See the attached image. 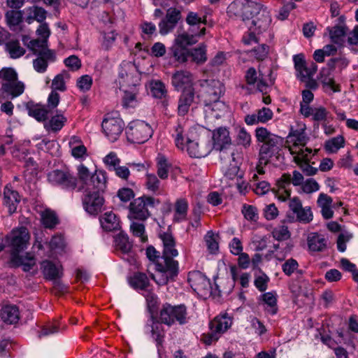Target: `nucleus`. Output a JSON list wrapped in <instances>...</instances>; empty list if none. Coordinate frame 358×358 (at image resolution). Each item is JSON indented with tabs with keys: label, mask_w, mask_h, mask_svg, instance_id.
<instances>
[{
	"label": "nucleus",
	"mask_w": 358,
	"mask_h": 358,
	"mask_svg": "<svg viewBox=\"0 0 358 358\" xmlns=\"http://www.w3.org/2000/svg\"><path fill=\"white\" fill-rule=\"evenodd\" d=\"M262 4L259 3H257L250 0H245L243 2V16H241V19L243 21L248 20V22L250 21V18L255 15L254 14L257 13L259 9L262 8Z\"/></svg>",
	"instance_id": "obj_51"
},
{
	"label": "nucleus",
	"mask_w": 358,
	"mask_h": 358,
	"mask_svg": "<svg viewBox=\"0 0 358 358\" xmlns=\"http://www.w3.org/2000/svg\"><path fill=\"white\" fill-rule=\"evenodd\" d=\"M241 213L245 219L250 222H257L259 219L258 210L255 206L247 203L243 204Z\"/></svg>",
	"instance_id": "obj_59"
},
{
	"label": "nucleus",
	"mask_w": 358,
	"mask_h": 358,
	"mask_svg": "<svg viewBox=\"0 0 358 358\" xmlns=\"http://www.w3.org/2000/svg\"><path fill=\"white\" fill-rule=\"evenodd\" d=\"M187 281L192 289L198 295L206 296L211 293L210 280L201 271H192L189 272Z\"/></svg>",
	"instance_id": "obj_14"
},
{
	"label": "nucleus",
	"mask_w": 358,
	"mask_h": 358,
	"mask_svg": "<svg viewBox=\"0 0 358 358\" xmlns=\"http://www.w3.org/2000/svg\"><path fill=\"white\" fill-rule=\"evenodd\" d=\"M10 264L14 267H22L24 272H29L36 265V260L34 255L27 252L25 255H20V253L10 257Z\"/></svg>",
	"instance_id": "obj_24"
},
{
	"label": "nucleus",
	"mask_w": 358,
	"mask_h": 358,
	"mask_svg": "<svg viewBox=\"0 0 358 358\" xmlns=\"http://www.w3.org/2000/svg\"><path fill=\"white\" fill-rule=\"evenodd\" d=\"M269 141L263 143L259 150V161L261 164L267 165L270 159L279 151V145L282 142L280 137H272Z\"/></svg>",
	"instance_id": "obj_19"
},
{
	"label": "nucleus",
	"mask_w": 358,
	"mask_h": 358,
	"mask_svg": "<svg viewBox=\"0 0 358 358\" xmlns=\"http://www.w3.org/2000/svg\"><path fill=\"white\" fill-rule=\"evenodd\" d=\"M194 75L187 70L175 71L171 76V84L177 91L194 88Z\"/></svg>",
	"instance_id": "obj_16"
},
{
	"label": "nucleus",
	"mask_w": 358,
	"mask_h": 358,
	"mask_svg": "<svg viewBox=\"0 0 358 358\" xmlns=\"http://www.w3.org/2000/svg\"><path fill=\"white\" fill-rule=\"evenodd\" d=\"M184 127L180 123H178L174 127V131L172 134L175 139L176 145L182 150H183L186 146V136L194 135L192 132L188 134H184Z\"/></svg>",
	"instance_id": "obj_49"
},
{
	"label": "nucleus",
	"mask_w": 358,
	"mask_h": 358,
	"mask_svg": "<svg viewBox=\"0 0 358 358\" xmlns=\"http://www.w3.org/2000/svg\"><path fill=\"white\" fill-rule=\"evenodd\" d=\"M4 50L9 57L13 59L20 58L26 53V50L17 39H11L5 43Z\"/></svg>",
	"instance_id": "obj_38"
},
{
	"label": "nucleus",
	"mask_w": 358,
	"mask_h": 358,
	"mask_svg": "<svg viewBox=\"0 0 358 358\" xmlns=\"http://www.w3.org/2000/svg\"><path fill=\"white\" fill-rule=\"evenodd\" d=\"M213 140L214 148L220 152H224L231 144L229 131L226 127H219L213 131Z\"/></svg>",
	"instance_id": "obj_22"
},
{
	"label": "nucleus",
	"mask_w": 358,
	"mask_h": 358,
	"mask_svg": "<svg viewBox=\"0 0 358 358\" xmlns=\"http://www.w3.org/2000/svg\"><path fill=\"white\" fill-rule=\"evenodd\" d=\"M327 30L329 32V37L332 43L338 47H343L345 43V36L348 31L345 24H338L334 27H328Z\"/></svg>",
	"instance_id": "obj_28"
},
{
	"label": "nucleus",
	"mask_w": 358,
	"mask_h": 358,
	"mask_svg": "<svg viewBox=\"0 0 358 358\" xmlns=\"http://www.w3.org/2000/svg\"><path fill=\"white\" fill-rule=\"evenodd\" d=\"M227 106L224 101L217 99L210 103L204 104V112L208 117L220 118L226 111Z\"/></svg>",
	"instance_id": "obj_32"
},
{
	"label": "nucleus",
	"mask_w": 358,
	"mask_h": 358,
	"mask_svg": "<svg viewBox=\"0 0 358 358\" xmlns=\"http://www.w3.org/2000/svg\"><path fill=\"white\" fill-rule=\"evenodd\" d=\"M72 156L76 159H83L87 156V148L78 136H72L69 141Z\"/></svg>",
	"instance_id": "obj_43"
},
{
	"label": "nucleus",
	"mask_w": 358,
	"mask_h": 358,
	"mask_svg": "<svg viewBox=\"0 0 358 358\" xmlns=\"http://www.w3.org/2000/svg\"><path fill=\"white\" fill-rule=\"evenodd\" d=\"M170 51L175 60L180 64L187 62L189 58V50L185 48L176 43L170 48Z\"/></svg>",
	"instance_id": "obj_52"
},
{
	"label": "nucleus",
	"mask_w": 358,
	"mask_h": 358,
	"mask_svg": "<svg viewBox=\"0 0 358 358\" xmlns=\"http://www.w3.org/2000/svg\"><path fill=\"white\" fill-rule=\"evenodd\" d=\"M345 145V139L342 136H337L326 141L325 149L331 153H336Z\"/></svg>",
	"instance_id": "obj_54"
},
{
	"label": "nucleus",
	"mask_w": 358,
	"mask_h": 358,
	"mask_svg": "<svg viewBox=\"0 0 358 358\" xmlns=\"http://www.w3.org/2000/svg\"><path fill=\"white\" fill-rule=\"evenodd\" d=\"M206 27L203 26L198 32H192V34L183 33L179 34L174 40L176 44L187 48L188 46L195 44L197 41V37L205 35Z\"/></svg>",
	"instance_id": "obj_30"
},
{
	"label": "nucleus",
	"mask_w": 358,
	"mask_h": 358,
	"mask_svg": "<svg viewBox=\"0 0 358 358\" xmlns=\"http://www.w3.org/2000/svg\"><path fill=\"white\" fill-rule=\"evenodd\" d=\"M28 115L40 122H46L50 110L45 105L36 103L32 101H28L25 106Z\"/></svg>",
	"instance_id": "obj_23"
},
{
	"label": "nucleus",
	"mask_w": 358,
	"mask_h": 358,
	"mask_svg": "<svg viewBox=\"0 0 358 358\" xmlns=\"http://www.w3.org/2000/svg\"><path fill=\"white\" fill-rule=\"evenodd\" d=\"M79 185L78 191L83 192L82 203L85 210L91 215H97L102 209L104 199L101 194L107 187L106 172L96 170L93 174L81 164L77 167Z\"/></svg>",
	"instance_id": "obj_1"
},
{
	"label": "nucleus",
	"mask_w": 358,
	"mask_h": 358,
	"mask_svg": "<svg viewBox=\"0 0 358 358\" xmlns=\"http://www.w3.org/2000/svg\"><path fill=\"white\" fill-rule=\"evenodd\" d=\"M189 57L197 64L205 63L207 60L206 45L201 43L198 47L189 50Z\"/></svg>",
	"instance_id": "obj_47"
},
{
	"label": "nucleus",
	"mask_w": 358,
	"mask_h": 358,
	"mask_svg": "<svg viewBox=\"0 0 358 358\" xmlns=\"http://www.w3.org/2000/svg\"><path fill=\"white\" fill-rule=\"evenodd\" d=\"M151 92L157 99H162L166 94L165 85L160 80L154 81L151 83Z\"/></svg>",
	"instance_id": "obj_64"
},
{
	"label": "nucleus",
	"mask_w": 358,
	"mask_h": 358,
	"mask_svg": "<svg viewBox=\"0 0 358 358\" xmlns=\"http://www.w3.org/2000/svg\"><path fill=\"white\" fill-rule=\"evenodd\" d=\"M117 34L115 30H111L108 32H101L102 39L101 41V46L105 50H109L113 46Z\"/></svg>",
	"instance_id": "obj_56"
},
{
	"label": "nucleus",
	"mask_w": 358,
	"mask_h": 358,
	"mask_svg": "<svg viewBox=\"0 0 358 358\" xmlns=\"http://www.w3.org/2000/svg\"><path fill=\"white\" fill-rule=\"evenodd\" d=\"M189 208L188 201L185 198L178 199L174 205V220L180 222L187 220Z\"/></svg>",
	"instance_id": "obj_42"
},
{
	"label": "nucleus",
	"mask_w": 358,
	"mask_h": 358,
	"mask_svg": "<svg viewBox=\"0 0 358 358\" xmlns=\"http://www.w3.org/2000/svg\"><path fill=\"white\" fill-rule=\"evenodd\" d=\"M124 94L122 98V106L124 108L134 109L138 106L139 99L138 98V90L133 87L131 90L124 89Z\"/></svg>",
	"instance_id": "obj_37"
},
{
	"label": "nucleus",
	"mask_w": 358,
	"mask_h": 358,
	"mask_svg": "<svg viewBox=\"0 0 358 358\" xmlns=\"http://www.w3.org/2000/svg\"><path fill=\"white\" fill-rule=\"evenodd\" d=\"M273 250H271L274 257L278 261L285 260L287 255L290 252L291 248L288 247L287 243H276L273 244Z\"/></svg>",
	"instance_id": "obj_55"
},
{
	"label": "nucleus",
	"mask_w": 358,
	"mask_h": 358,
	"mask_svg": "<svg viewBox=\"0 0 358 358\" xmlns=\"http://www.w3.org/2000/svg\"><path fill=\"white\" fill-rule=\"evenodd\" d=\"M312 149L306 148L305 150H301L297 152V155L294 156V162L301 169L303 172L308 176H312L317 173V169L313 167L310 165L312 154Z\"/></svg>",
	"instance_id": "obj_20"
},
{
	"label": "nucleus",
	"mask_w": 358,
	"mask_h": 358,
	"mask_svg": "<svg viewBox=\"0 0 358 358\" xmlns=\"http://www.w3.org/2000/svg\"><path fill=\"white\" fill-rule=\"evenodd\" d=\"M41 216L42 224L45 228L52 229L59 222L56 213L50 209H45L41 213Z\"/></svg>",
	"instance_id": "obj_48"
},
{
	"label": "nucleus",
	"mask_w": 358,
	"mask_h": 358,
	"mask_svg": "<svg viewBox=\"0 0 358 358\" xmlns=\"http://www.w3.org/2000/svg\"><path fill=\"white\" fill-rule=\"evenodd\" d=\"M194 89L182 91L178 100V113L179 115H185L194 99Z\"/></svg>",
	"instance_id": "obj_29"
},
{
	"label": "nucleus",
	"mask_w": 358,
	"mask_h": 358,
	"mask_svg": "<svg viewBox=\"0 0 358 358\" xmlns=\"http://www.w3.org/2000/svg\"><path fill=\"white\" fill-rule=\"evenodd\" d=\"M101 227L104 231H113L120 229V220L112 211L104 213L99 218Z\"/></svg>",
	"instance_id": "obj_31"
},
{
	"label": "nucleus",
	"mask_w": 358,
	"mask_h": 358,
	"mask_svg": "<svg viewBox=\"0 0 358 358\" xmlns=\"http://www.w3.org/2000/svg\"><path fill=\"white\" fill-rule=\"evenodd\" d=\"M243 174V172L240 170L238 166L231 164L224 171V177L226 180H241Z\"/></svg>",
	"instance_id": "obj_57"
},
{
	"label": "nucleus",
	"mask_w": 358,
	"mask_h": 358,
	"mask_svg": "<svg viewBox=\"0 0 358 358\" xmlns=\"http://www.w3.org/2000/svg\"><path fill=\"white\" fill-rule=\"evenodd\" d=\"M159 320L165 324L171 326L175 322L185 324L188 322L187 307L183 305L164 304L159 313Z\"/></svg>",
	"instance_id": "obj_11"
},
{
	"label": "nucleus",
	"mask_w": 358,
	"mask_h": 358,
	"mask_svg": "<svg viewBox=\"0 0 358 358\" xmlns=\"http://www.w3.org/2000/svg\"><path fill=\"white\" fill-rule=\"evenodd\" d=\"M294 215L297 221L304 224L310 222L313 218L311 208L309 206L301 207Z\"/></svg>",
	"instance_id": "obj_63"
},
{
	"label": "nucleus",
	"mask_w": 358,
	"mask_h": 358,
	"mask_svg": "<svg viewBox=\"0 0 358 358\" xmlns=\"http://www.w3.org/2000/svg\"><path fill=\"white\" fill-rule=\"evenodd\" d=\"M156 166L157 173L159 178L162 180L167 179L169 177V169L171 168V164L164 155L158 154L156 158Z\"/></svg>",
	"instance_id": "obj_46"
},
{
	"label": "nucleus",
	"mask_w": 358,
	"mask_h": 358,
	"mask_svg": "<svg viewBox=\"0 0 358 358\" xmlns=\"http://www.w3.org/2000/svg\"><path fill=\"white\" fill-rule=\"evenodd\" d=\"M20 203V196L17 192L12 190L7 186L3 192V205L8 208L10 214H13L17 210Z\"/></svg>",
	"instance_id": "obj_34"
},
{
	"label": "nucleus",
	"mask_w": 358,
	"mask_h": 358,
	"mask_svg": "<svg viewBox=\"0 0 358 358\" xmlns=\"http://www.w3.org/2000/svg\"><path fill=\"white\" fill-rule=\"evenodd\" d=\"M102 129L111 142L115 141L122 134L124 124L122 120L113 114H107L102 122Z\"/></svg>",
	"instance_id": "obj_13"
},
{
	"label": "nucleus",
	"mask_w": 358,
	"mask_h": 358,
	"mask_svg": "<svg viewBox=\"0 0 358 358\" xmlns=\"http://www.w3.org/2000/svg\"><path fill=\"white\" fill-rule=\"evenodd\" d=\"M22 11L26 14L24 20L28 24L32 23L34 20L41 22L46 18V11L41 7L33 6L26 8Z\"/></svg>",
	"instance_id": "obj_39"
},
{
	"label": "nucleus",
	"mask_w": 358,
	"mask_h": 358,
	"mask_svg": "<svg viewBox=\"0 0 358 358\" xmlns=\"http://www.w3.org/2000/svg\"><path fill=\"white\" fill-rule=\"evenodd\" d=\"M120 83L122 88L131 90L136 87L140 81V76L138 73L132 69L129 71H122L120 73Z\"/></svg>",
	"instance_id": "obj_33"
},
{
	"label": "nucleus",
	"mask_w": 358,
	"mask_h": 358,
	"mask_svg": "<svg viewBox=\"0 0 358 358\" xmlns=\"http://www.w3.org/2000/svg\"><path fill=\"white\" fill-rule=\"evenodd\" d=\"M186 22L187 23L191 26V28L189 29L190 32H196L194 29L195 27H197L198 29H201L200 25H206V20L204 17L202 19L201 17L198 15L196 13L194 12H189L186 17Z\"/></svg>",
	"instance_id": "obj_58"
},
{
	"label": "nucleus",
	"mask_w": 358,
	"mask_h": 358,
	"mask_svg": "<svg viewBox=\"0 0 358 358\" xmlns=\"http://www.w3.org/2000/svg\"><path fill=\"white\" fill-rule=\"evenodd\" d=\"M232 324V317L227 313H220L217 315L209 324L210 330L214 331L221 335L227 331Z\"/></svg>",
	"instance_id": "obj_25"
},
{
	"label": "nucleus",
	"mask_w": 358,
	"mask_h": 358,
	"mask_svg": "<svg viewBox=\"0 0 358 358\" xmlns=\"http://www.w3.org/2000/svg\"><path fill=\"white\" fill-rule=\"evenodd\" d=\"M23 11L22 10H8L6 13V22L11 29L19 25L23 19Z\"/></svg>",
	"instance_id": "obj_53"
},
{
	"label": "nucleus",
	"mask_w": 358,
	"mask_h": 358,
	"mask_svg": "<svg viewBox=\"0 0 358 358\" xmlns=\"http://www.w3.org/2000/svg\"><path fill=\"white\" fill-rule=\"evenodd\" d=\"M160 181L157 176L154 173H147L145 175V185L148 191L155 194L159 191Z\"/></svg>",
	"instance_id": "obj_60"
},
{
	"label": "nucleus",
	"mask_w": 358,
	"mask_h": 358,
	"mask_svg": "<svg viewBox=\"0 0 358 358\" xmlns=\"http://www.w3.org/2000/svg\"><path fill=\"white\" fill-rule=\"evenodd\" d=\"M303 182L304 178L303 175L296 170L292 172V175L285 173L276 182L278 189L275 192V196L280 201H285L291 196V184L294 186L301 187Z\"/></svg>",
	"instance_id": "obj_9"
},
{
	"label": "nucleus",
	"mask_w": 358,
	"mask_h": 358,
	"mask_svg": "<svg viewBox=\"0 0 358 358\" xmlns=\"http://www.w3.org/2000/svg\"><path fill=\"white\" fill-rule=\"evenodd\" d=\"M41 270L45 279L54 280L61 277L59 268L51 261L45 260L41 263Z\"/></svg>",
	"instance_id": "obj_44"
},
{
	"label": "nucleus",
	"mask_w": 358,
	"mask_h": 358,
	"mask_svg": "<svg viewBox=\"0 0 358 358\" xmlns=\"http://www.w3.org/2000/svg\"><path fill=\"white\" fill-rule=\"evenodd\" d=\"M69 75L67 71H63L61 73L57 74L52 82V87L55 90L64 92L66 90L64 79L69 78Z\"/></svg>",
	"instance_id": "obj_62"
},
{
	"label": "nucleus",
	"mask_w": 358,
	"mask_h": 358,
	"mask_svg": "<svg viewBox=\"0 0 358 358\" xmlns=\"http://www.w3.org/2000/svg\"><path fill=\"white\" fill-rule=\"evenodd\" d=\"M293 62L297 79L301 82H305L308 78H311L303 54L301 53L294 55Z\"/></svg>",
	"instance_id": "obj_27"
},
{
	"label": "nucleus",
	"mask_w": 358,
	"mask_h": 358,
	"mask_svg": "<svg viewBox=\"0 0 358 358\" xmlns=\"http://www.w3.org/2000/svg\"><path fill=\"white\" fill-rule=\"evenodd\" d=\"M115 243L117 250L123 255H129L132 248V243L129 241L127 234L120 231L115 237Z\"/></svg>",
	"instance_id": "obj_45"
},
{
	"label": "nucleus",
	"mask_w": 358,
	"mask_h": 358,
	"mask_svg": "<svg viewBox=\"0 0 358 358\" xmlns=\"http://www.w3.org/2000/svg\"><path fill=\"white\" fill-rule=\"evenodd\" d=\"M27 48L36 56L33 60V67L39 73H45L49 63H53L57 59L55 51L46 47L45 41H30Z\"/></svg>",
	"instance_id": "obj_5"
},
{
	"label": "nucleus",
	"mask_w": 358,
	"mask_h": 358,
	"mask_svg": "<svg viewBox=\"0 0 358 358\" xmlns=\"http://www.w3.org/2000/svg\"><path fill=\"white\" fill-rule=\"evenodd\" d=\"M127 140L132 143H144L153 134L151 126L143 120H134L125 129Z\"/></svg>",
	"instance_id": "obj_10"
},
{
	"label": "nucleus",
	"mask_w": 358,
	"mask_h": 358,
	"mask_svg": "<svg viewBox=\"0 0 358 358\" xmlns=\"http://www.w3.org/2000/svg\"><path fill=\"white\" fill-rule=\"evenodd\" d=\"M159 200L150 196H142L134 199L129 206L128 217L130 220H146L150 216V208H155Z\"/></svg>",
	"instance_id": "obj_7"
},
{
	"label": "nucleus",
	"mask_w": 358,
	"mask_h": 358,
	"mask_svg": "<svg viewBox=\"0 0 358 358\" xmlns=\"http://www.w3.org/2000/svg\"><path fill=\"white\" fill-rule=\"evenodd\" d=\"M48 181L52 186L58 187L67 191H73L78 187V176H74L68 168L56 169L47 175Z\"/></svg>",
	"instance_id": "obj_6"
},
{
	"label": "nucleus",
	"mask_w": 358,
	"mask_h": 358,
	"mask_svg": "<svg viewBox=\"0 0 358 358\" xmlns=\"http://www.w3.org/2000/svg\"><path fill=\"white\" fill-rule=\"evenodd\" d=\"M308 246L313 252H322L327 248V240L322 234L310 233L307 238Z\"/></svg>",
	"instance_id": "obj_35"
},
{
	"label": "nucleus",
	"mask_w": 358,
	"mask_h": 358,
	"mask_svg": "<svg viewBox=\"0 0 358 358\" xmlns=\"http://www.w3.org/2000/svg\"><path fill=\"white\" fill-rule=\"evenodd\" d=\"M182 18L181 11L176 8H169L164 18L159 23V33L166 35L171 32Z\"/></svg>",
	"instance_id": "obj_15"
},
{
	"label": "nucleus",
	"mask_w": 358,
	"mask_h": 358,
	"mask_svg": "<svg viewBox=\"0 0 358 358\" xmlns=\"http://www.w3.org/2000/svg\"><path fill=\"white\" fill-rule=\"evenodd\" d=\"M204 241L208 252L210 254H216L219 250L218 243L212 231H209L204 236Z\"/></svg>",
	"instance_id": "obj_61"
},
{
	"label": "nucleus",
	"mask_w": 358,
	"mask_h": 358,
	"mask_svg": "<svg viewBox=\"0 0 358 358\" xmlns=\"http://www.w3.org/2000/svg\"><path fill=\"white\" fill-rule=\"evenodd\" d=\"M164 250L161 261L157 264V273L150 274L151 278L159 285H165L169 281H173L179 273L178 262L173 258L178 255L176 248V242L170 234H164L162 236Z\"/></svg>",
	"instance_id": "obj_2"
},
{
	"label": "nucleus",
	"mask_w": 358,
	"mask_h": 358,
	"mask_svg": "<svg viewBox=\"0 0 358 358\" xmlns=\"http://www.w3.org/2000/svg\"><path fill=\"white\" fill-rule=\"evenodd\" d=\"M6 238L8 247L10 248V255L11 257L20 253L27 248L30 234L26 227H22L13 229L10 234L6 236Z\"/></svg>",
	"instance_id": "obj_12"
},
{
	"label": "nucleus",
	"mask_w": 358,
	"mask_h": 358,
	"mask_svg": "<svg viewBox=\"0 0 358 358\" xmlns=\"http://www.w3.org/2000/svg\"><path fill=\"white\" fill-rule=\"evenodd\" d=\"M224 93V86L219 80L213 79L199 80L197 96L203 104L217 101Z\"/></svg>",
	"instance_id": "obj_8"
},
{
	"label": "nucleus",
	"mask_w": 358,
	"mask_h": 358,
	"mask_svg": "<svg viewBox=\"0 0 358 358\" xmlns=\"http://www.w3.org/2000/svg\"><path fill=\"white\" fill-rule=\"evenodd\" d=\"M273 111L266 107L257 110L255 113L247 115L245 117V122L248 125H253L259 123H266L272 119Z\"/></svg>",
	"instance_id": "obj_26"
},
{
	"label": "nucleus",
	"mask_w": 358,
	"mask_h": 358,
	"mask_svg": "<svg viewBox=\"0 0 358 358\" xmlns=\"http://www.w3.org/2000/svg\"><path fill=\"white\" fill-rule=\"evenodd\" d=\"M130 286L136 290H147L150 285L147 275L144 273L136 272L129 280Z\"/></svg>",
	"instance_id": "obj_40"
},
{
	"label": "nucleus",
	"mask_w": 358,
	"mask_h": 358,
	"mask_svg": "<svg viewBox=\"0 0 358 358\" xmlns=\"http://www.w3.org/2000/svg\"><path fill=\"white\" fill-rule=\"evenodd\" d=\"M163 324L161 320L159 321L151 315L145 325V329L150 332L151 337L155 342L158 351H160L164 342L165 329Z\"/></svg>",
	"instance_id": "obj_18"
},
{
	"label": "nucleus",
	"mask_w": 358,
	"mask_h": 358,
	"mask_svg": "<svg viewBox=\"0 0 358 358\" xmlns=\"http://www.w3.org/2000/svg\"><path fill=\"white\" fill-rule=\"evenodd\" d=\"M1 82V102L6 98L13 99L23 94L24 84L18 80L17 72L12 68H3L0 70Z\"/></svg>",
	"instance_id": "obj_4"
},
{
	"label": "nucleus",
	"mask_w": 358,
	"mask_h": 358,
	"mask_svg": "<svg viewBox=\"0 0 358 358\" xmlns=\"http://www.w3.org/2000/svg\"><path fill=\"white\" fill-rule=\"evenodd\" d=\"M66 120L62 114H56L48 122H45L44 127L48 131L57 132L62 129Z\"/></svg>",
	"instance_id": "obj_50"
},
{
	"label": "nucleus",
	"mask_w": 358,
	"mask_h": 358,
	"mask_svg": "<svg viewBox=\"0 0 358 358\" xmlns=\"http://www.w3.org/2000/svg\"><path fill=\"white\" fill-rule=\"evenodd\" d=\"M187 152L191 157L201 158L207 156L210 148L204 141H199L193 135L186 136Z\"/></svg>",
	"instance_id": "obj_17"
},
{
	"label": "nucleus",
	"mask_w": 358,
	"mask_h": 358,
	"mask_svg": "<svg viewBox=\"0 0 358 358\" xmlns=\"http://www.w3.org/2000/svg\"><path fill=\"white\" fill-rule=\"evenodd\" d=\"M307 140L308 138L304 130H292L287 138V143L289 144L288 148L291 155L293 156L296 155L297 152H300L302 149L300 148L299 150H296L294 148L305 146L307 143Z\"/></svg>",
	"instance_id": "obj_21"
},
{
	"label": "nucleus",
	"mask_w": 358,
	"mask_h": 358,
	"mask_svg": "<svg viewBox=\"0 0 358 358\" xmlns=\"http://www.w3.org/2000/svg\"><path fill=\"white\" fill-rule=\"evenodd\" d=\"M1 317L4 322L15 324L20 320L19 309L14 305L5 306L1 309Z\"/></svg>",
	"instance_id": "obj_41"
},
{
	"label": "nucleus",
	"mask_w": 358,
	"mask_h": 358,
	"mask_svg": "<svg viewBox=\"0 0 358 358\" xmlns=\"http://www.w3.org/2000/svg\"><path fill=\"white\" fill-rule=\"evenodd\" d=\"M271 23V17L267 8L262 6L250 21L246 22L248 27V32L243 37V42L245 45L252 43H258L259 39L258 35L266 31Z\"/></svg>",
	"instance_id": "obj_3"
},
{
	"label": "nucleus",
	"mask_w": 358,
	"mask_h": 358,
	"mask_svg": "<svg viewBox=\"0 0 358 358\" xmlns=\"http://www.w3.org/2000/svg\"><path fill=\"white\" fill-rule=\"evenodd\" d=\"M264 306V310L271 315H275L278 311V299L275 292H268L260 296Z\"/></svg>",
	"instance_id": "obj_36"
}]
</instances>
